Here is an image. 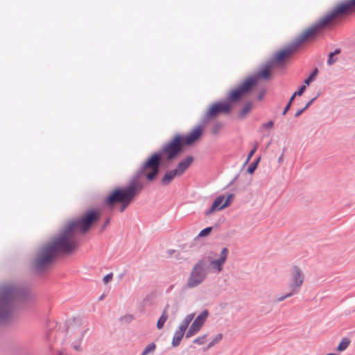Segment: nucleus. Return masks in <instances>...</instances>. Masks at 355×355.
I'll use <instances>...</instances> for the list:
<instances>
[{
  "mask_svg": "<svg viewBox=\"0 0 355 355\" xmlns=\"http://www.w3.org/2000/svg\"><path fill=\"white\" fill-rule=\"evenodd\" d=\"M98 219V213L95 209H91L77 220L71 221L57 238L37 250L33 261L35 270L42 272L53 263L59 254L71 253L76 248V243L71 239L73 231L78 230L85 233Z\"/></svg>",
  "mask_w": 355,
  "mask_h": 355,
  "instance_id": "1",
  "label": "nucleus"
},
{
  "mask_svg": "<svg viewBox=\"0 0 355 355\" xmlns=\"http://www.w3.org/2000/svg\"><path fill=\"white\" fill-rule=\"evenodd\" d=\"M325 28L320 19L311 26L305 30L295 38L290 44L286 48L279 51L263 67L259 72L247 78L252 79L254 81V87L257 85L259 79H268L271 76V67L272 65H282L286 58L295 53L297 48L306 40L314 37L315 35L322 29Z\"/></svg>",
  "mask_w": 355,
  "mask_h": 355,
  "instance_id": "2",
  "label": "nucleus"
},
{
  "mask_svg": "<svg viewBox=\"0 0 355 355\" xmlns=\"http://www.w3.org/2000/svg\"><path fill=\"white\" fill-rule=\"evenodd\" d=\"M30 290L11 284L0 288V322L9 318L15 301H28L31 299Z\"/></svg>",
  "mask_w": 355,
  "mask_h": 355,
  "instance_id": "3",
  "label": "nucleus"
},
{
  "mask_svg": "<svg viewBox=\"0 0 355 355\" xmlns=\"http://www.w3.org/2000/svg\"><path fill=\"white\" fill-rule=\"evenodd\" d=\"M201 135L202 126L196 127L186 136L177 134L171 141L165 144L159 151L155 152V153L159 155L160 160L163 155H166V159L171 161L182 151L184 145L191 146L196 141Z\"/></svg>",
  "mask_w": 355,
  "mask_h": 355,
  "instance_id": "4",
  "label": "nucleus"
},
{
  "mask_svg": "<svg viewBox=\"0 0 355 355\" xmlns=\"http://www.w3.org/2000/svg\"><path fill=\"white\" fill-rule=\"evenodd\" d=\"M139 192L134 183H130L125 187H117L104 199V205L110 208H114L117 203L120 204L119 211L123 212L131 204L137 193Z\"/></svg>",
  "mask_w": 355,
  "mask_h": 355,
  "instance_id": "5",
  "label": "nucleus"
},
{
  "mask_svg": "<svg viewBox=\"0 0 355 355\" xmlns=\"http://www.w3.org/2000/svg\"><path fill=\"white\" fill-rule=\"evenodd\" d=\"M160 164L159 155L158 153L152 154L132 176L130 183H134L136 189L139 191H141L143 184L139 181V179L144 174L145 170L151 169V171L146 175V178L148 181H153L159 174Z\"/></svg>",
  "mask_w": 355,
  "mask_h": 355,
  "instance_id": "6",
  "label": "nucleus"
},
{
  "mask_svg": "<svg viewBox=\"0 0 355 355\" xmlns=\"http://www.w3.org/2000/svg\"><path fill=\"white\" fill-rule=\"evenodd\" d=\"M354 8L355 0H347L333 8L320 19V21L326 28L331 26L336 18L352 12Z\"/></svg>",
  "mask_w": 355,
  "mask_h": 355,
  "instance_id": "7",
  "label": "nucleus"
},
{
  "mask_svg": "<svg viewBox=\"0 0 355 355\" xmlns=\"http://www.w3.org/2000/svg\"><path fill=\"white\" fill-rule=\"evenodd\" d=\"M209 268L205 257L199 259L193 266L187 282L189 288H195L200 285L208 275Z\"/></svg>",
  "mask_w": 355,
  "mask_h": 355,
  "instance_id": "8",
  "label": "nucleus"
},
{
  "mask_svg": "<svg viewBox=\"0 0 355 355\" xmlns=\"http://www.w3.org/2000/svg\"><path fill=\"white\" fill-rule=\"evenodd\" d=\"M232 110V105L227 101H217L210 105L207 112L201 119L200 124L198 126H202V132H203V127L205 126L210 119L217 116L220 114H230Z\"/></svg>",
  "mask_w": 355,
  "mask_h": 355,
  "instance_id": "9",
  "label": "nucleus"
},
{
  "mask_svg": "<svg viewBox=\"0 0 355 355\" xmlns=\"http://www.w3.org/2000/svg\"><path fill=\"white\" fill-rule=\"evenodd\" d=\"M254 88V81L246 78L237 87L232 89L228 95L227 101L230 104L239 102L243 96L251 92Z\"/></svg>",
  "mask_w": 355,
  "mask_h": 355,
  "instance_id": "10",
  "label": "nucleus"
},
{
  "mask_svg": "<svg viewBox=\"0 0 355 355\" xmlns=\"http://www.w3.org/2000/svg\"><path fill=\"white\" fill-rule=\"evenodd\" d=\"M229 254V250L227 248H223L220 252L219 257L216 259H212L211 255L216 256V254L211 252L207 257H205L209 262L208 268H210L213 272L220 273L223 270V266L225 263Z\"/></svg>",
  "mask_w": 355,
  "mask_h": 355,
  "instance_id": "11",
  "label": "nucleus"
},
{
  "mask_svg": "<svg viewBox=\"0 0 355 355\" xmlns=\"http://www.w3.org/2000/svg\"><path fill=\"white\" fill-rule=\"evenodd\" d=\"M209 315L208 310L205 309L202 311L194 320L192 322L191 325L189 328L188 331L186 332L185 337L186 338H189L193 336L194 334H197L201 329L202 326L204 324L207 318Z\"/></svg>",
  "mask_w": 355,
  "mask_h": 355,
  "instance_id": "12",
  "label": "nucleus"
},
{
  "mask_svg": "<svg viewBox=\"0 0 355 355\" xmlns=\"http://www.w3.org/2000/svg\"><path fill=\"white\" fill-rule=\"evenodd\" d=\"M291 279L290 287L293 292L297 293L304 282V274L299 267L296 266H293L291 269Z\"/></svg>",
  "mask_w": 355,
  "mask_h": 355,
  "instance_id": "13",
  "label": "nucleus"
},
{
  "mask_svg": "<svg viewBox=\"0 0 355 355\" xmlns=\"http://www.w3.org/2000/svg\"><path fill=\"white\" fill-rule=\"evenodd\" d=\"M194 158L192 155H188L184 159H182L177 165L175 170L178 173V176H182L186 170L189 167V166L193 162Z\"/></svg>",
  "mask_w": 355,
  "mask_h": 355,
  "instance_id": "14",
  "label": "nucleus"
},
{
  "mask_svg": "<svg viewBox=\"0 0 355 355\" xmlns=\"http://www.w3.org/2000/svg\"><path fill=\"white\" fill-rule=\"evenodd\" d=\"M225 200L224 196H219L216 197L212 202L210 208L205 212L206 216L212 214L215 211H220L225 208L223 207V201Z\"/></svg>",
  "mask_w": 355,
  "mask_h": 355,
  "instance_id": "15",
  "label": "nucleus"
},
{
  "mask_svg": "<svg viewBox=\"0 0 355 355\" xmlns=\"http://www.w3.org/2000/svg\"><path fill=\"white\" fill-rule=\"evenodd\" d=\"M305 90H306V85H301L298 88V89L293 93V94L290 98L288 103L285 106V107L282 112V115H285L288 112V111L290 110L292 103H293V101H294L295 96H301L304 92Z\"/></svg>",
  "mask_w": 355,
  "mask_h": 355,
  "instance_id": "16",
  "label": "nucleus"
},
{
  "mask_svg": "<svg viewBox=\"0 0 355 355\" xmlns=\"http://www.w3.org/2000/svg\"><path fill=\"white\" fill-rule=\"evenodd\" d=\"M175 176H178V173L175 169L167 171L161 179V184L162 186L168 185Z\"/></svg>",
  "mask_w": 355,
  "mask_h": 355,
  "instance_id": "17",
  "label": "nucleus"
},
{
  "mask_svg": "<svg viewBox=\"0 0 355 355\" xmlns=\"http://www.w3.org/2000/svg\"><path fill=\"white\" fill-rule=\"evenodd\" d=\"M252 108V103L251 101L246 102L243 107L239 112L237 118L240 120L243 119L246 115L250 113Z\"/></svg>",
  "mask_w": 355,
  "mask_h": 355,
  "instance_id": "18",
  "label": "nucleus"
},
{
  "mask_svg": "<svg viewBox=\"0 0 355 355\" xmlns=\"http://www.w3.org/2000/svg\"><path fill=\"white\" fill-rule=\"evenodd\" d=\"M168 308H169V305L167 304L166 305V306L164 307L161 316L159 317V318L157 320V328L158 329H161L163 328L166 321L168 319L167 310Z\"/></svg>",
  "mask_w": 355,
  "mask_h": 355,
  "instance_id": "19",
  "label": "nucleus"
},
{
  "mask_svg": "<svg viewBox=\"0 0 355 355\" xmlns=\"http://www.w3.org/2000/svg\"><path fill=\"white\" fill-rule=\"evenodd\" d=\"M184 333V331L179 328L175 331L171 343L173 347H178L180 345Z\"/></svg>",
  "mask_w": 355,
  "mask_h": 355,
  "instance_id": "20",
  "label": "nucleus"
},
{
  "mask_svg": "<svg viewBox=\"0 0 355 355\" xmlns=\"http://www.w3.org/2000/svg\"><path fill=\"white\" fill-rule=\"evenodd\" d=\"M340 51V49L337 48L334 51L330 52L329 53L327 62L328 66H331L337 62L338 59L336 58H334V55L339 54Z\"/></svg>",
  "mask_w": 355,
  "mask_h": 355,
  "instance_id": "21",
  "label": "nucleus"
},
{
  "mask_svg": "<svg viewBox=\"0 0 355 355\" xmlns=\"http://www.w3.org/2000/svg\"><path fill=\"white\" fill-rule=\"evenodd\" d=\"M349 344H350V340L349 338H347L346 337L343 338L342 340H340V343L338 344L336 349H337V351L343 352L347 348V347L349 346Z\"/></svg>",
  "mask_w": 355,
  "mask_h": 355,
  "instance_id": "22",
  "label": "nucleus"
},
{
  "mask_svg": "<svg viewBox=\"0 0 355 355\" xmlns=\"http://www.w3.org/2000/svg\"><path fill=\"white\" fill-rule=\"evenodd\" d=\"M318 73V68H315L312 72L311 73V74L309 76L308 78H306L304 80V83L306 85H309L311 84V82H313L317 75Z\"/></svg>",
  "mask_w": 355,
  "mask_h": 355,
  "instance_id": "23",
  "label": "nucleus"
},
{
  "mask_svg": "<svg viewBox=\"0 0 355 355\" xmlns=\"http://www.w3.org/2000/svg\"><path fill=\"white\" fill-rule=\"evenodd\" d=\"M261 159V157H258L257 158L254 162H252L250 165L248 167V169H247V172L249 173V174H253L254 172L255 171V170L257 169V166L259 164V162Z\"/></svg>",
  "mask_w": 355,
  "mask_h": 355,
  "instance_id": "24",
  "label": "nucleus"
},
{
  "mask_svg": "<svg viewBox=\"0 0 355 355\" xmlns=\"http://www.w3.org/2000/svg\"><path fill=\"white\" fill-rule=\"evenodd\" d=\"M223 124L220 122H216L215 123L214 125H213V127L211 128V134H213L214 135H218L221 128H223Z\"/></svg>",
  "mask_w": 355,
  "mask_h": 355,
  "instance_id": "25",
  "label": "nucleus"
},
{
  "mask_svg": "<svg viewBox=\"0 0 355 355\" xmlns=\"http://www.w3.org/2000/svg\"><path fill=\"white\" fill-rule=\"evenodd\" d=\"M155 348V344L154 343H151L145 347L141 355H147L150 352H153Z\"/></svg>",
  "mask_w": 355,
  "mask_h": 355,
  "instance_id": "26",
  "label": "nucleus"
},
{
  "mask_svg": "<svg viewBox=\"0 0 355 355\" xmlns=\"http://www.w3.org/2000/svg\"><path fill=\"white\" fill-rule=\"evenodd\" d=\"M222 338H223L222 334H217L213 338V340L208 344L207 349H209V348L213 347L214 345H215L216 343H218L222 339Z\"/></svg>",
  "mask_w": 355,
  "mask_h": 355,
  "instance_id": "27",
  "label": "nucleus"
},
{
  "mask_svg": "<svg viewBox=\"0 0 355 355\" xmlns=\"http://www.w3.org/2000/svg\"><path fill=\"white\" fill-rule=\"evenodd\" d=\"M213 227H207L205 229L202 230L200 233L198 234V237H205L208 236L211 232L212 231Z\"/></svg>",
  "mask_w": 355,
  "mask_h": 355,
  "instance_id": "28",
  "label": "nucleus"
},
{
  "mask_svg": "<svg viewBox=\"0 0 355 355\" xmlns=\"http://www.w3.org/2000/svg\"><path fill=\"white\" fill-rule=\"evenodd\" d=\"M294 294H295V293L294 292L291 291V292H290V293H287V294H286L284 295H282V296H280V297L276 298L274 300V302H280L284 300L285 299L293 296Z\"/></svg>",
  "mask_w": 355,
  "mask_h": 355,
  "instance_id": "29",
  "label": "nucleus"
},
{
  "mask_svg": "<svg viewBox=\"0 0 355 355\" xmlns=\"http://www.w3.org/2000/svg\"><path fill=\"white\" fill-rule=\"evenodd\" d=\"M207 338V335L205 334L203 336H199L198 338H196L193 343L198 345H203L205 342V339Z\"/></svg>",
  "mask_w": 355,
  "mask_h": 355,
  "instance_id": "30",
  "label": "nucleus"
},
{
  "mask_svg": "<svg viewBox=\"0 0 355 355\" xmlns=\"http://www.w3.org/2000/svg\"><path fill=\"white\" fill-rule=\"evenodd\" d=\"M233 198H234V194L233 193H230L227 196L225 200L223 201L224 202H223V207H225V208L227 207L230 205L231 201L232 200Z\"/></svg>",
  "mask_w": 355,
  "mask_h": 355,
  "instance_id": "31",
  "label": "nucleus"
},
{
  "mask_svg": "<svg viewBox=\"0 0 355 355\" xmlns=\"http://www.w3.org/2000/svg\"><path fill=\"white\" fill-rule=\"evenodd\" d=\"M320 95V92H318V94L314 98H313L310 101H309L307 102V103L306 104V105L303 107L304 109V110H306L308 107H309Z\"/></svg>",
  "mask_w": 355,
  "mask_h": 355,
  "instance_id": "32",
  "label": "nucleus"
},
{
  "mask_svg": "<svg viewBox=\"0 0 355 355\" xmlns=\"http://www.w3.org/2000/svg\"><path fill=\"white\" fill-rule=\"evenodd\" d=\"M256 150H257V148L254 147V148H252L248 153V157L245 162V163L243 164V166H245L248 162L250 160L251 157L253 156V155L254 154V153L256 152Z\"/></svg>",
  "mask_w": 355,
  "mask_h": 355,
  "instance_id": "33",
  "label": "nucleus"
},
{
  "mask_svg": "<svg viewBox=\"0 0 355 355\" xmlns=\"http://www.w3.org/2000/svg\"><path fill=\"white\" fill-rule=\"evenodd\" d=\"M83 336H84V333H82L81 336L80 338L79 343H73L72 344L73 349H76V351H80V349H81V346H80V342L83 339Z\"/></svg>",
  "mask_w": 355,
  "mask_h": 355,
  "instance_id": "34",
  "label": "nucleus"
},
{
  "mask_svg": "<svg viewBox=\"0 0 355 355\" xmlns=\"http://www.w3.org/2000/svg\"><path fill=\"white\" fill-rule=\"evenodd\" d=\"M189 325V324L187 322L186 320H183L179 327V329L185 332Z\"/></svg>",
  "mask_w": 355,
  "mask_h": 355,
  "instance_id": "35",
  "label": "nucleus"
},
{
  "mask_svg": "<svg viewBox=\"0 0 355 355\" xmlns=\"http://www.w3.org/2000/svg\"><path fill=\"white\" fill-rule=\"evenodd\" d=\"M112 277H113V274L112 272L109 273V274H107L104 277H103V282L105 284H107L109 281H110L112 279Z\"/></svg>",
  "mask_w": 355,
  "mask_h": 355,
  "instance_id": "36",
  "label": "nucleus"
},
{
  "mask_svg": "<svg viewBox=\"0 0 355 355\" xmlns=\"http://www.w3.org/2000/svg\"><path fill=\"white\" fill-rule=\"evenodd\" d=\"M273 125H274L273 121H269L268 122L263 123L262 125V127L265 128H272L273 127Z\"/></svg>",
  "mask_w": 355,
  "mask_h": 355,
  "instance_id": "37",
  "label": "nucleus"
},
{
  "mask_svg": "<svg viewBox=\"0 0 355 355\" xmlns=\"http://www.w3.org/2000/svg\"><path fill=\"white\" fill-rule=\"evenodd\" d=\"M193 316H194L193 314L187 315L184 320H186L187 322L190 324L193 318Z\"/></svg>",
  "mask_w": 355,
  "mask_h": 355,
  "instance_id": "38",
  "label": "nucleus"
},
{
  "mask_svg": "<svg viewBox=\"0 0 355 355\" xmlns=\"http://www.w3.org/2000/svg\"><path fill=\"white\" fill-rule=\"evenodd\" d=\"M193 316H194L193 314L187 315L184 320H186L187 322L190 324L193 318Z\"/></svg>",
  "mask_w": 355,
  "mask_h": 355,
  "instance_id": "39",
  "label": "nucleus"
},
{
  "mask_svg": "<svg viewBox=\"0 0 355 355\" xmlns=\"http://www.w3.org/2000/svg\"><path fill=\"white\" fill-rule=\"evenodd\" d=\"M239 176V174H236L234 178L233 179L229 182V184L227 185V187H229L230 186H232L236 181V180L238 179Z\"/></svg>",
  "mask_w": 355,
  "mask_h": 355,
  "instance_id": "40",
  "label": "nucleus"
},
{
  "mask_svg": "<svg viewBox=\"0 0 355 355\" xmlns=\"http://www.w3.org/2000/svg\"><path fill=\"white\" fill-rule=\"evenodd\" d=\"M304 108H302L300 110H298L295 114V117H298L299 116H300L304 112Z\"/></svg>",
  "mask_w": 355,
  "mask_h": 355,
  "instance_id": "41",
  "label": "nucleus"
},
{
  "mask_svg": "<svg viewBox=\"0 0 355 355\" xmlns=\"http://www.w3.org/2000/svg\"><path fill=\"white\" fill-rule=\"evenodd\" d=\"M264 95H265V92L263 90L261 92H259V94L257 95V99L259 101L261 100L263 98V97L264 96Z\"/></svg>",
  "mask_w": 355,
  "mask_h": 355,
  "instance_id": "42",
  "label": "nucleus"
},
{
  "mask_svg": "<svg viewBox=\"0 0 355 355\" xmlns=\"http://www.w3.org/2000/svg\"><path fill=\"white\" fill-rule=\"evenodd\" d=\"M110 219L107 218L102 226V230H104L107 227V225L110 223Z\"/></svg>",
  "mask_w": 355,
  "mask_h": 355,
  "instance_id": "43",
  "label": "nucleus"
},
{
  "mask_svg": "<svg viewBox=\"0 0 355 355\" xmlns=\"http://www.w3.org/2000/svg\"><path fill=\"white\" fill-rule=\"evenodd\" d=\"M283 161V154L278 158V162L281 163Z\"/></svg>",
  "mask_w": 355,
  "mask_h": 355,
  "instance_id": "44",
  "label": "nucleus"
},
{
  "mask_svg": "<svg viewBox=\"0 0 355 355\" xmlns=\"http://www.w3.org/2000/svg\"><path fill=\"white\" fill-rule=\"evenodd\" d=\"M104 297H105V295L103 294L102 295L100 296V297L98 298V300H102L104 299Z\"/></svg>",
  "mask_w": 355,
  "mask_h": 355,
  "instance_id": "45",
  "label": "nucleus"
},
{
  "mask_svg": "<svg viewBox=\"0 0 355 355\" xmlns=\"http://www.w3.org/2000/svg\"><path fill=\"white\" fill-rule=\"evenodd\" d=\"M327 355H336V354H334V353H329V354H327Z\"/></svg>",
  "mask_w": 355,
  "mask_h": 355,
  "instance_id": "46",
  "label": "nucleus"
},
{
  "mask_svg": "<svg viewBox=\"0 0 355 355\" xmlns=\"http://www.w3.org/2000/svg\"><path fill=\"white\" fill-rule=\"evenodd\" d=\"M70 329V326H68L67 327V330H69Z\"/></svg>",
  "mask_w": 355,
  "mask_h": 355,
  "instance_id": "47",
  "label": "nucleus"
}]
</instances>
